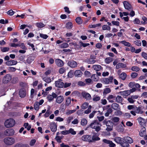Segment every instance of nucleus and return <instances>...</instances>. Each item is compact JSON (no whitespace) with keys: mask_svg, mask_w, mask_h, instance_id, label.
<instances>
[{"mask_svg":"<svg viewBox=\"0 0 147 147\" xmlns=\"http://www.w3.org/2000/svg\"><path fill=\"white\" fill-rule=\"evenodd\" d=\"M69 46L68 44L66 43H64L60 45V47L61 48H65Z\"/></svg>","mask_w":147,"mask_h":147,"instance_id":"obj_47","label":"nucleus"},{"mask_svg":"<svg viewBox=\"0 0 147 147\" xmlns=\"http://www.w3.org/2000/svg\"><path fill=\"white\" fill-rule=\"evenodd\" d=\"M123 143L122 144L123 147H129V144L133 143L132 138L129 136H125L123 138Z\"/></svg>","mask_w":147,"mask_h":147,"instance_id":"obj_1","label":"nucleus"},{"mask_svg":"<svg viewBox=\"0 0 147 147\" xmlns=\"http://www.w3.org/2000/svg\"><path fill=\"white\" fill-rule=\"evenodd\" d=\"M112 121L115 123H117L119 120V118L118 117H115L112 118Z\"/></svg>","mask_w":147,"mask_h":147,"instance_id":"obj_55","label":"nucleus"},{"mask_svg":"<svg viewBox=\"0 0 147 147\" xmlns=\"http://www.w3.org/2000/svg\"><path fill=\"white\" fill-rule=\"evenodd\" d=\"M15 121L13 119L10 118L6 120L5 123L4 125L7 128L11 127L15 125Z\"/></svg>","mask_w":147,"mask_h":147,"instance_id":"obj_3","label":"nucleus"},{"mask_svg":"<svg viewBox=\"0 0 147 147\" xmlns=\"http://www.w3.org/2000/svg\"><path fill=\"white\" fill-rule=\"evenodd\" d=\"M135 111L136 113L138 114H142L144 112L142 110L141 108L140 107H138L135 106Z\"/></svg>","mask_w":147,"mask_h":147,"instance_id":"obj_24","label":"nucleus"},{"mask_svg":"<svg viewBox=\"0 0 147 147\" xmlns=\"http://www.w3.org/2000/svg\"><path fill=\"white\" fill-rule=\"evenodd\" d=\"M12 76L10 74L6 75L3 78L2 82L3 84H7L9 83L11 80Z\"/></svg>","mask_w":147,"mask_h":147,"instance_id":"obj_5","label":"nucleus"},{"mask_svg":"<svg viewBox=\"0 0 147 147\" xmlns=\"http://www.w3.org/2000/svg\"><path fill=\"white\" fill-rule=\"evenodd\" d=\"M71 103V99L70 97H67L66 100V106H69Z\"/></svg>","mask_w":147,"mask_h":147,"instance_id":"obj_43","label":"nucleus"},{"mask_svg":"<svg viewBox=\"0 0 147 147\" xmlns=\"http://www.w3.org/2000/svg\"><path fill=\"white\" fill-rule=\"evenodd\" d=\"M56 65L58 67H62L64 65V62L60 59H57L55 60Z\"/></svg>","mask_w":147,"mask_h":147,"instance_id":"obj_16","label":"nucleus"},{"mask_svg":"<svg viewBox=\"0 0 147 147\" xmlns=\"http://www.w3.org/2000/svg\"><path fill=\"white\" fill-rule=\"evenodd\" d=\"M138 76V74L136 72H133L131 75V77L132 78H136Z\"/></svg>","mask_w":147,"mask_h":147,"instance_id":"obj_63","label":"nucleus"},{"mask_svg":"<svg viewBox=\"0 0 147 147\" xmlns=\"http://www.w3.org/2000/svg\"><path fill=\"white\" fill-rule=\"evenodd\" d=\"M14 130L12 129H8L5 131V134L7 136H12L14 134Z\"/></svg>","mask_w":147,"mask_h":147,"instance_id":"obj_11","label":"nucleus"},{"mask_svg":"<svg viewBox=\"0 0 147 147\" xmlns=\"http://www.w3.org/2000/svg\"><path fill=\"white\" fill-rule=\"evenodd\" d=\"M123 138H122L119 137H115L114 138V140L118 144H120L122 147V144L123 143Z\"/></svg>","mask_w":147,"mask_h":147,"instance_id":"obj_13","label":"nucleus"},{"mask_svg":"<svg viewBox=\"0 0 147 147\" xmlns=\"http://www.w3.org/2000/svg\"><path fill=\"white\" fill-rule=\"evenodd\" d=\"M67 65L71 68H75L77 66V63L74 60L69 61L67 63Z\"/></svg>","mask_w":147,"mask_h":147,"instance_id":"obj_12","label":"nucleus"},{"mask_svg":"<svg viewBox=\"0 0 147 147\" xmlns=\"http://www.w3.org/2000/svg\"><path fill=\"white\" fill-rule=\"evenodd\" d=\"M73 72L72 71L70 70L68 73L67 76L68 78H71L73 76Z\"/></svg>","mask_w":147,"mask_h":147,"instance_id":"obj_60","label":"nucleus"},{"mask_svg":"<svg viewBox=\"0 0 147 147\" xmlns=\"http://www.w3.org/2000/svg\"><path fill=\"white\" fill-rule=\"evenodd\" d=\"M92 68L96 71H99L102 68V67L98 65H93L92 66Z\"/></svg>","mask_w":147,"mask_h":147,"instance_id":"obj_29","label":"nucleus"},{"mask_svg":"<svg viewBox=\"0 0 147 147\" xmlns=\"http://www.w3.org/2000/svg\"><path fill=\"white\" fill-rule=\"evenodd\" d=\"M123 4L125 9L128 10L132 9V7L131 4L127 1H124Z\"/></svg>","mask_w":147,"mask_h":147,"instance_id":"obj_14","label":"nucleus"},{"mask_svg":"<svg viewBox=\"0 0 147 147\" xmlns=\"http://www.w3.org/2000/svg\"><path fill=\"white\" fill-rule=\"evenodd\" d=\"M66 69L64 67H62L59 69V72L60 74H63L65 72Z\"/></svg>","mask_w":147,"mask_h":147,"instance_id":"obj_56","label":"nucleus"},{"mask_svg":"<svg viewBox=\"0 0 147 147\" xmlns=\"http://www.w3.org/2000/svg\"><path fill=\"white\" fill-rule=\"evenodd\" d=\"M127 65L126 64L123 63H119L117 64L116 67L117 69H118L120 68H124L126 67Z\"/></svg>","mask_w":147,"mask_h":147,"instance_id":"obj_26","label":"nucleus"},{"mask_svg":"<svg viewBox=\"0 0 147 147\" xmlns=\"http://www.w3.org/2000/svg\"><path fill=\"white\" fill-rule=\"evenodd\" d=\"M68 131L69 134L71 133V134L74 135L76 134V131L74 130V129L71 128Z\"/></svg>","mask_w":147,"mask_h":147,"instance_id":"obj_54","label":"nucleus"},{"mask_svg":"<svg viewBox=\"0 0 147 147\" xmlns=\"http://www.w3.org/2000/svg\"><path fill=\"white\" fill-rule=\"evenodd\" d=\"M104 124H105L107 126L106 129L108 131L112 130L114 125L113 122L111 120L107 121L106 119H105L103 122Z\"/></svg>","mask_w":147,"mask_h":147,"instance_id":"obj_2","label":"nucleus"},{"mask_svg":"<svg viewBox=\"0 0 147 147\" xmlns=\"http://www.w3.org/2000/svg\"><path fill=\"white\" fill-rule=\"evenodd\" d=\"M18 47H20L21 49L23 50H26L27 49V47L25 46L24 44L23 43H21L20 44H19Z\"/></svg>","mask_w":147,"mask_h":147,"instance_id":"obj_52","label":"nucleus"},{"mask_svg":"<svg viewBox=\"0 0 147 147\" xmlns=\"http://www.w3.org/2000/svg\"><path fill=\"white\" fill-rule=\"evenodd\" d=\"M1 51L3 52H6L9 51V48L8 47H0Z\"/></svg>","mask_w":147,"mask_h":147,"instance_id":"obj_34","label":"nucleus"},{"mask_svg":"<svg viewBox=\"0 0 147 147\" xmlns=\"http://www.w3.org/2000/svg\"><path fill=\"white\" fill-rule=\"evenodd\" d=\"M50 128L52 131L55 132L57 129V125L55 122L51 123L50 124Z\"/></svg>","mask_w":147,"mask_h":147,"instance_id":"obj_18","label":"nucleus"},{"mask_svg":"<svg viewBox=\"0 0 147 147\" xmlns=\"http://www.w3.org/2000/svg\"><path fill=\"white\" fill-rule=\"evenodd\" d=\"M85 81L86 82V84L89 85L92 83V80L90 78L86 79L85 80Z\"/></svg>","mask_w":147,"mask_h":147,"instance_id":"obj_48","label":"nucleus"},{"mask_svg":"<svg viewBox=\"0 0 147 147\" xmlns=\"http://www.w3.org/2000/svg\"><path fill=\"white\" fill-rule=\"evenodd\" d=\"M92 134L93 135L91 137L92 142L93 141H98L100 140V138L98 137L99 135V133L94 132L92 133Z\"/></svg>","mask_w":147,"mask_h":147,"instance_id":"obj_9","label":"nucleus"},{"mask_svg":"<svg viewBox=\"0 0 147 147\" xmlns=\"http://www.w3.org/2000/svg\"><path fill=\"white\" fill-rule=\"evenodd\" d=\"M88 105V102H85L83 103L81 106L82 109H86Z\"/></svg>","mask_w":147,"mask_h":147,"instance_id":"obj_46","label":"nucleus"},{"mask_svg":"<svg viewBox=\"0 0 147 147\" xmlns=\"http://www.w3.org/2000/svg\"><path fill=\"white\" fill-rule=\"evenodd\" d=\"M34 59V57L33 56H29L28 57L26 61L27 63L28 64L31 63Z\"/></svg>","mask_w":147,"mask_h":147,"instance_id":"obj_30","label":"nucleus"},{"mask_svg":"<svg viewBox=\"0 0 147 147\" xmlns=\"http://www.w3.org/2000/svg\"><path fill=\"white\" fill-rule=\"evenodd\" d=\"M136 90V89L135 88H132L130 90V92H127V91L122 92H121L123 93V94L125 95V96H127L129 95L131 93H132L134 92H135Z\"/></svg>","mask_w":147,"mask_h":147,"instance_id":"obj_25","label":"nucleus"},{"mask_svg":"<svg viewBox=\"0 0 147 147\" xmlns=\"http://www.w3.org/2000/svg\"><path fill=\"white\" fill-rule=\"evenodd\" d=\"M55 84L56 87L59 88H62L64 86V83L62 82L59 81H55Z\"/></svg>","mask_w":147,"mask_h":147,"instance_id":"obj_17","label":"nucleus"},{"mask_svg":"<svg viewBox=\"0 0 147 147\" xmlns=\"http://www.w3.org/2000/svg\"><path fill=\"white\" fill-rule=\"evenodd\" d=\"M99 123L97 120L93 121L89 125L88 127H90L92 129H94L97 126L99 125Z\"/></svg>","mask_w":147,"mask_h":147,"instance_id":"obj_10","label":"nucleus"},{"mask_svg":"<svg viewBox=\"0 0 147 147\" xmlns=\"http://www.w3.org/2000/svg\"><path fill=\"white\" fill-rule=\"evenodd\" d=\"M72 23L71 22H68L66 24V27L68 29H71L72 27Z\"/></svg>","mask_w":147,"mask_h":147,"instance_id":"obj_42","label":"nucleus"},{"mask_svg":"<svg viewBox=\"0 0 147 147\" xmlns=\"http://www.w3.org/2000/svg\"><path fill=\"white\" fill-rule=\"evenodd\" d=\"M36 25L37 27L40 28H43L45 26L44 24L41 22H37Z\"/></svg>","mask_w":147,"mask_h":147,"instance_id":"obj_50","label":"nucleus"},{"mask_svg":"<svg viewBox=\"0 0 147 147\" xmlns=\"http://www.w3.org/2000/svg\"><path fill=\"white\" fill-rule=\"evenodd\" d=\"M91 78L93 79L94 81H97L98 80V78L97 75H93L91 77Z\"/></svg>","mask_w":147,"mask_h":147,"instance_id":"obj_53","label":"nucleus"},{"mask_svg":"<svg viewBox=\"0 0 147 147\" xmlns=\"http://www.w3.org/2000/svg\"><path fill=\"white\" fill-rule=\"evenodd\" d=\"M142 19L144 22L142 21L141 23L143 24H145L147 23V18L146 17L143 16L142 17Z\"/></svg>","mask_w":147,"mask_h":147,"instance_id":"obj_51","label":"nucleus"},{"mask_svg":"<svg viewBox=\"0 0 147 147\" xmlns=\"http://www.w3.org/2000/svg\"><path fill=\"white\" fill-rule=\"evenodd\" d=\"M87 123V120L85 118H83L81 119V124L82 126L86 125Z\"/></svg>","mask_w":147,"mask_h":147,"instance_id":"obj_39","label":"nucleus"},{"mask_svg":"<svg viewBox=\"0 0 147 147\" xmlns=\"http://www.w3.org/2000/svg\"><path fill=\"white\" fill-rule=\"evenodd\" d=\"M82 140L84 141L88 142H92L91 136L90 135H84L82 137Z\"/></svg>","mask_w":147,"mask_h":147,"instance_id":"obj_7","label":"nucleus"},{"mask_svg":"<svg viewBox=\"0 0 147 147\" xmlns=\"http://www.w3.org/2000/svg\"><path fill=\"white\" fill-rule=\"evenodd\" d=\"M111 92V90L109 88H106L104 89L103 94L104 96H106L107 94Z\"/></svg>","mask_w":147,"mask_h":147,"instance_id":"obj_35","label":"nucleus"},{"mask_svg":"<svg viewBox=\"0 0 147 147\" xmlns=\"http://www.w3.org/2000/svg\"><path fill=\"white\" fill-rule=\"evenodd\" d=\"M146 128L144 127L142 128L140 131V135L141 137H143L146 134Z\"/></svg>","mask_w":147,"mask_h":147,"instance_id":"obj_32","label":"nucleus"},{"mask_svg":"<svg viewBox=\"0 0 147 147\" xmlns=\"http://www.w3.org/2000/svg\"><path fill=\"white\" fill-rule=\"evenodd\" d=\"M4 143L7 145H11L15 142V140L13 138L11 137H7L4 139Z\"/></svg>","mask_w":147,"mask_h":147,"instance_id":"obj_4","label":"nucleus"},{"mask_svg":"<svg viewBox=\"0 0 147 147\" xmlns=\"http://www.w3.org/2000/svg\"><path fill=\"white\" fill-rule=\"evenodd\" d=\"M113 61V58L110 57H107L105 59V61L107 64H109L110 62H112Z\"/></svg>","mask_w":147,"mask_h":147,"instance_id":"obj_41","label":"nucleus"},{"mask_svg":"<svg viewBox=\"0 0 147 147\" xmlns=\"http://www.w3.org/2000/svg\"><path fill=\"white\" fill-rule=\"evenodd\" d=\"M113 76H109V78H105L103 79V81L106 84H108L113 82Z\"/></svg>","mask_w":147,"mask_h":147,"instance_id":"obj_8","label":"nucleus"},{"mask_svg":"<svg viewBox=\"0 0 147 147\" xmlns=\"http://www.w3.org/2000/svg\"><path fill=\"white\" fill-rule=\"evenodd\" d=\"M111 107L113 109L116 111L120 110L119 105L116 103H113L111 105Z\"/></svg>","mask_w":147,"mask_h":147,"instance_id":"obj_23","label":"nucleus"},{"mask_svg":"<svg viewBox=\"0 0 147 147\" xmlns=\"http://www.w3.org/2000/svg\"><path fill=\"white\" fill-rule=\"evenodd\" d=\"M137 120L140 124V125L142 127H144L145 125V121L144 119L140 117L138 118Z\"/></svg>","mask_w":147,"mask_h":147,"instance_id":"obj_20","label":"nucleus"},{"mask_svg":"<svg viewBox=\"0 0 147 147\" xmlns=\"http://www.w3.org/2000/svg\"><path fill=\"white\" fill-rule=\"evenodd\" d=\"M80 48L81 47H85L90 45V44L88 43H83L82 41L80 42Z\"/></svg>","mask_w":147,"mask_h":147,"instance_id":"obj_44","label":"nucleus"},{"mask_svg":"<svg viewBox=\"0 0 147 147\" xmlns=\"http://www.w3.org/2000/svg\"><path fill=\"white\" fill-rule=\"evenodd\" d=\"M40 37L45 39H47L48 37V36L47 35L42 34H40Z\"/></svg>","mask_w":147,"mask_h":147,"instance_id":"obj_59","label":"nucleus"},{"mask_svg":"<svg viewBox=\"0 0 147 147\" xmlns=\"http://www.w3.org/2000/svg\"><path fill=\"white\" fill-rule=\"evenodd\" d=\"M57 97V95L54 92H53L51 94H48L47 96V98L48 101L49 102H51L53 100L54 98H56Z\"/></svg>","mask_w":147,"mask_h":147,"instance_id":"obj_6","label":"nucleus"},{"mask_svg":"<svg viewBox=\"0 0 147 147\" xmlns=\"http://www.w3.org/2000/svg\"><path fill=\"white\" fill-rule=\"evenodd\" d=\"M78 85L79 86H85L86 85V84L83 82L82 81H80L78 82Z\"/></svg>","mask_w":147,"mask_h":147,"instance_id":"obj_58","label":"nucleus"},{"mask_svg":"<svg viewBox=\"0 0 147 147\" xmlns=\"http://www.w3.org/2000/svg\"><path fill=\"white\" fill-rule=\"evenodd\" d=\"M120 43L124 45V46L128 47H131V44L130 43L128 42H126L125 40H123L120 42Z\"/></svg>","mask_w":147,"mask_h":147,"instance_id":"obj_36","label":"nucleus"},{"mask_svg":"<svg viewBox=\"0 0 147 147\" xmlns=\"http://www.w3.org/2000/svg\"><path fill=\"white\" fill-rule=\"evenodd\" d=\"M76 22L79 25L82 24L83 23V20L80 17H77L75 19Z\"/></svg>","mask_w":147,"mask_h":147,"instance_id":"obj_33","label":"nucleus"},{"mask_svg":"<svg viewBox=\"0 0 147 147\" xmlns=\"http://www.w3.org/2000/svg\"><path fill=\"white\" fill-rule=\"evenodd\" d=\"M134 43L138 46H141V42L140 40L134 41Z\"/></svg>","mask_w":147,"mask_h":147,"instance_id":"obj_62","label":"nucleus"},{"mask_svg":"<svg viewBox=\"0 0 147 147\" xmlns=\"http://www.w3.org/2000/svg\"><path fill=\"white\" fill-rule=\"evenodd\" d=\"M14 147H29V146L28 144H23L20 143H18L15 145Z\"/></svg>","mask_w":147,"mask_h":147,"instance_id":"obj_28","label":"nucleus"},{"mask_svg":"<svg viewBox=\"0 0 147 147\" xmlns=\"http://www.w3.org/2000/svg\"><path fill=\"white\" fill-rule=\"evenodd\" d=\"M39 104H38V102H36L34 105V109L36 111H38L39 109Z\"/></svg>","mask_w":147,"mask_h":147,"instance_id":"obj_45","label":"nucleus"},{"mask_svg":"<svg viewBox=\"0 0 147 147\" xmlns=\"http://www.w3.org/2000/svg\"><path fill=\"white\" fill-rule=\"evenodd\" d=\"M85 62H87L88 64H92L96 62V61L94 59H93L90 58L86 59Z\"/></svg>","mask_w":147,"mask_h":147,"instance_id":"obj_31","label":"nucleus"},{"mask_svg":"<svg viewBox=\"0 0 147 147\" xmlns=\"http://www.w3.org/2000/svg\"><path fill=\"white\" fill-rule=\"evenodd\" d=\"M119 76L122 80H124L126 78L127 74L124 72H122L120 74Z\"/></svg>","mask_w":147,"mask_h":147,"instance_id":"obj_38","label":"nucleus"},{"mask_svg":"<svg viewBox=\"0 0 147 147\" xmlns=\"http://www.w3.org/2000/svg\"><path fill=\"white\" fill-rule=\"evenodd\" d=\"M26 94V92L24 88L21 89L19 92V95L21 98H24Z\"/></svg>","mask_w":147,"mask_h":147,"instance_id":"obj_19","label":"nucleus"},{"mask_svg":"<svg viewBox=\"0 0 147 147\" xmlns=\"http://www.w3.org/2000/svg\"><path fill=\"white\" fill-rule=\"evenodd\" d=\"M74 75L76 77H81L82 75V73L80 70H77L75 71Z\"/></svg>","mask_w":147,"mask_h":147,"instance_id":"obj_27","label":"nucleus"},{"mask_svg":"<svg viewBox=\"0 0 147 147\" xmlns=\"http://www.w3.org/2000/svg\"><path fill=\"white\" fill-rule=\"evenodd\" d=\"M56 98V102L59 104L61 103L64 100L63 97L62 95H60L58 96L57 95V97Z\"/></svg>","mask_w":147,"mask_h":147,"instance_id":"obj_21","label":"nucleus"},{"mask_svg":"<svg viewBox=\"0 0 147 147\" xmlns=\"http://www.w3.org/2000/svg\"><path fill=\"white\" fill-rule=\"evenodd\" d=\"M123 100V98L121 96L118 95L116 98V101L120 103Z\"/></svg>","mask_w":147,"mask_h":147,"instance_id":"obj_37","label":"nucleus"},{"mask_svg":"<svg viewBox=\"0 0 147 147\" xmlns=\"http://www.w3.org/2000/svg\"><path fill=\"white\" fill-rule=\"evenodd\" d=\"M82 97L87 100H90L91 99L90 94L88 92H82Z\"/></svg>","mask_w":147,"mask_h":147,"instance_id":"obj_15","label":"nucleus"},{"mask_svg":"<svg viewBox=\"0 0 147 147\" xmlns=\"http://www.w3.org/2000/svg\"><path fill=\"white\" fill-rule=\"evenodd\" d=\"M17 63V61L16 60H10L6 62L5 63L7 65L10 66L16 65Z\"/></svg>","mask_w":147,"mask_h":147,"instance_id":"obj_22","label":"nucleus"},{"mask_svg":"<svg viewBox=\"0 0 147 147\" xmlns=\"http://www.w3.org/2000/svg\"><path fill=\"white\" fill-rule=\"evenodd\" d=\"M11 83L13 84H15L18 82V79L17 77H13L11 78Z\"/></svg>","mask_w":147,"mask_h":147,"instance_id":"obj_40","label":"nucleus"},{"mask_svg":"<svg viewBox=\"0 0 147 147\" xmlns=\"http://www.w3.org/2000/svg\"><path fill=\"white\" fill-rule=\"evenodd\" d=\"M76 111V109H74L73 110H68L66 112V114L67 115H69L71 114H72Z\"/></svg>","mask_w":147,"mask_h":147,"instance_id":"obj_57","label":"nucleus"},{"mask_svg":"<svg viewBox=\"0 0 147 147\" xmlns=\"http://www.w3.org/2000/svg\"><path fill=\"white\" fill-rule=\"evenodd\" d=\"M43 80L47 83H49L51 82V80L50 77L47 78L45 79L44 78H43Z\"/></svg>","mask_w":147,"mask_h":147,"instance_id":"obj_61","label":"nucleus"},{"mask_svg":"<svg viewBox=\"0 0 147 147\" xmlns=\"http://www.w3.org/2000/svg\"><path fill=\"white\" fill-rule=\"evenodd\" d=\"M134 24H140V20L138 18H136L133 21Z\"/></svg>","mask_w":147,"mask_h":147,"instance_id":"obj_64","label":"nucleus"},{"mask_svg":"<svg viewBox=\"0 0 147 147\" xmlns=\"http://www.w3.org/2000/svg\"><path fill=\"white\" fill-rule=\"evenodd\" d=\"M131 69L133 71L137 72L140 70V68L137 66H133L131 67Z\"/></svg>","mask_w":147,"mask_h":147,"instance_id":"obj_49","label":"nucleus"}]
</instances>
